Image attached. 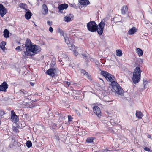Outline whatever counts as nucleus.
I'll use <instances>...</instances> for the list:
<instances>
[{"label": "nucleus", "mask_w": 152, "mask_h": 152, "mask_svg": "<svg viewBox=\"0 0 152 152\" xmlns=\"http://www.w3.org/2000/svg\"><path fill=\"white\" fill-rule=\"evenodd\" d=\"M32 14L28 10L26 12L25 15V18L27 20L30 19L32 15Z\"/></svg>", "instance_id": "a211bd4d"}, {"label": "nucleus", "mask_w": 152, "mask_h": 152, "mask_svg": "<svg viewBox=\"0 0 152 152\" xmlns=\"http://www.w3.org/2000/svg\"><path fill=\"white\" fill-rule=\"evenodd\" d=\"M49 31L50 32L52 33L53 31V29L51 27H50L49 29Z\"/></svg>", "instance_id": "4c0bfd02"}, {"label": "nucleus", "mask_w": 152, "mask_h": 152, "mask_svg": "<svg viewBox=\"0 0 152 152\" xmlns=\"http://www.w3.org/2000/svg\"><path fill=\"white\" fill-rule=\"evenodd\" d=\"M69 121H72V118L70 115L68 116Z\"/></svg>", "instance_id": "e433bc0d"}, {"label": "nucleus", "mask_w": 152, "mask_h": 152, "mask_svg": "<svg viewBox=\"0 0 152 152\" xmlns=\"http://www.w3.org/2000/svg\"><path fill=\"white\" fill-rule=\"evenodd\" d=\"M136 53L139 56H142L143 54V52L142 50L140 48H137L136 49Z\"/></svg>", "instance_id": "aec40b11"}, {"label": "nucleus", "mask_w": 152, "mask_h": 152, "mask_svg": "<svg viewBox=\"0 0 152 152\" xmlns=\"http://www.w3.org/2000/svg\"><path fill=\"white\" fill-rule=\"evenodd\" d=\"M104 101L106 102H109L112 101V100H110L109 97L108 96H104L103 98Z\"/></svg>", "instance_id": "b1692460"}, {"label": "nucleus", "mask_w": 152, "mask_h": 152, "mask_svg": "<svg viewBox=\"0 0 152 152\" xmlns=\"http://www.w3.org/2000/svg\"><path fill=\"white\" fill-rule=\"evenodd\" d=\"M20 46H18L16 48V50H17L19 51L20 50Z\"/></svg>", "instance_id": "a19ab883"}, {"label": "nucleus", "mask_w": 152, "mask_h": 152, "mask_svg": "<svg viewBox=\"0 0 152 152\" xmlns=\"http://www.w3.org/2000/svg\"><path fill=\"white\" fill-rule=\"evenodd\" d=\"M6 42L4 41L2 42L0 44V48L4 51L5 49V45Z\"/></svg>", "instance_id": "412c9836"}, {"label": "nucleus", "mask_w": 152, "mask_h": 152, "mask_svg": "<svg viewBox=\"0 0 152 152\" xmlns=\"http://www.w3.org/2000/svg\"><path fill=\"white\" fill-rule=\"evenodd\" d=\"M137 29L134 27H132L130 28L128 32V34L129 35H132L136 32Z\"/></svg>", "instance_id": "9b49d317"}, {"label": "nucleus", "mask_w": 152, "mask_h": 152, "mask_svg": "<svg viewBox=\"0 0 152 152\" xmlns=\"http://www.w3.org/2000/svg\"><path fill=\"white\" fill-rule=\"evenodd\" d=\"M83 56H84V57H86V56L85 54H83Z\"/></svg>", "instance_id": "49530a36"}, {"label": "nucleus", "mask_w": 152, "mask_h": 152, "mask_svg": "<svg viewBox=\"0 0 152 152\" xmlns=\"http://www.w3.org/2000/svg\"><path fill=\"white\" fill-rule=\"evenodd\" d=\"M136 116L137 118L141 119L143 115L140 111H137L136 112Z\"/></svg>", "instance_id": "dca6fc26"}, {"label": "nucleus", "mask_w": 152, "mask_h": 152, "mask_svg": "<svg viewBox=\"0 0 152 152\" xmlns=\"http://www.w3.org/2000/svg\"><path fill=\"white\" fill-rule=\"evenodd\" d=\"M144 149L148 151H150V148L147 147H145L144 148Z\"/></svg>", "instance_id": "f704fd0d"}, {"label": "nucleus", "mask_w": 152, "mask_h": 152, "mask_svg": "<svg viewBox=\"0 0 152 152\" xmlns=\"http://www.w3.org/2000/svg\"><path fill=\"white\" fill-rule=\"evenodd\" d=\"M7 10L6 8L1 4H0V15L3 17L6 13Z\"/></svg>", "instance_id": "0eeeda50"}, {"label": "nucleus", "mask_w": 152, "mask_h": 152, "mask_svg": "<svg viewBox=\"0 0 152 152\" xmlns=\"http://www.w3.org/2000/svg\"><path fill=\"white\" fill-rule=\"evenodd\" d=\"M30 84L31 86H34V84L33 83H32V82H30Z\"/></svg>", "instance_id": "37998d69"}, {"label": "nucleus", "mask_w": 152, "mask_h": 152, "mask_svg": "<svg viewBox=\"0 0 152 152\" xmlns=\"http://www.w3.org/2000/svg\"><path fill=\"white\" fill-rule=\"evenodd\" d=\"M140 60H141V61H142V60L141 59H140Z\"/></svg>", "instance_id": "de8ad7c7"}, {"label": "nucleus", "mask_w": 152, "mask_h": 152, "mask_svg": "<svg viewBox=\"0 0 152 152\" xmlns=\"http://www.w3.org/2000/svg\"><path fill=\"white\" fill-rule=\"evenodd\" d=\"M68 5L66 4H62L59 6L58 8L59 11H61L64 9H66L68 7Z\"/></svg>", "instance_id": "f8f14e48"}, {"label": "nucleus", "mask_w": 152, "mask_h": 152, "mask_svg": "<svg viewBox=\"0 0 152 152\" xmlns=\"http://www.w3.org/2000/svg\"><path fill=\"white\" fill-rule=\"evenodd\" d=\"M148 138H151V135H148Z\"/></svg>", "instance_id": "c03bdc74"}, {"label": "nucleus", "mask_w": 152, "mask_h": 152, "mask_svg": "<svg viewBox=\"0 0 152 152\" xmlns=\"http://www.w3.org/2000/svg\"><path fill=\"white\" fill-rule=\"evenodd\" d=\"M55 69H53L50 68L46 72V73L48 75L53 77L54 75V71Z\"/></svg>", "instance_id": "4468645a"}, {"label": "nucleus", "mask_w": 152, "mask_h": 152, "mask_svg": "<svg viewBox=\"0 0 152 152\" xmlns=\"http://www.w3.org/2000/svg\"><path fill=\"white\" fill-rule=\"evenodd\" d=\"M116 55L118 56H121L122 55V51L120 50H117L116 51Z\"/></svg>", "instance_id": "393cba45"}, {"label": "nucleus", "mask_w": 152, "mask_h": 152, "mask_svg": "<svg viewBox=\"0 0 152 152\" xmlns=\"http://www.w3.org/2000/svg\"><path fill=\"white\" fill-rule=\"evenodd\" d=\"M47 23V24L50 26H51L52 24V22L50 21H48Z\"/></svg>", "instance_id": "ea45409f"}, {"label": "nucleus", "mask_w": 152, "mask_h": 152, "mask_svg": "<svg viewBox=\"0 0 152 152\" xmlns=\"http://www.w3.org/2000/svg\"><path fill=\"white\" fill-rule=\"evenodd\" d=\"M101 74L103 75L106 80L111 82V85L112 87V91L115 92L116 95H122L124 94V91L122 88L116 82L114 81V77L107 72L103 71L101 72Z\"/></svg>", "instance_id": "f03ea898"}, {"label": "nucleus", "mask_w": 152, "mask_h": 152, "mask_svg": "<svg viewBox=\"0 0 152 152\" xmlns=\"http://www.w3.org/2000/svg\"><path fill=\"white\" fill-rule=\"evenodd\" d=\"M26 145L28 148H29L32 146V143L31 141L28 140L26 142Z\"/></svg>", "instance_id": "bb28decb"}, {"label": "nucleus", "mask_w": 152, "mask_h": 152, "mask_svg": "<svg viewBox=\"0 0 152 152\" xmlns=\"http://www.w3.org/2000/svg\"><path fill=\"white\" fill-rule=\"evenodd\" d=\"M5 114V113L2 110L0 111V116H2L4 115Z\"/></svg>", "instance_id": "72a5a7b5"}, {"label": "nucleus", "mask_w": 152, "mask_h": 152, "mask_svg": "<svg viewBox=\"0 0 152 152\" xmlns=\"http://www.w3.org/2000/svg\"><path fill=\"white\" fill-rule=\"evenodd\" d=\"M93 109L94 113L99 118H100L101 116V114L99 108L97 106H94Z\"/></svg>", "instance_id": "423d86ee"}, {"label": "nucleus", "mask_w": 152, "mask_h": 152, "mask_svg": "<svg viewBox=\"0 0 152 152\" xmlns=\"http://www.w3.org/2000/svg\"><path fill=\"white\" fill-rule=\"evenodd\" d=\"M13 129L14 131L16 132H17V131H18V129L17 128L15 127H13Z\"/></svg>", "instance_id": "58836bf2"}, {"label": "nucleus", "mask_w": 152, "mask_h": 152, "mask_svg": "<svg viewBox=\"0 0 152 152\" xmlns=\"http://www.w3.org/2000/svg\"><path fill=\"white\" fill-rule=\"evenodd\" d=\"M68 46L69 49L73 51H74V50H75L77 49V48L75 47L74 45H72L70 44V45H69Z\"/></svg>", "instance_id": "5701e85b"}, {"label": "nucleus", "mask_w": 152, "mask_h": 152, "mask_svg": "<svg viewBox=\"0 0 152 152\" xmlns=\"http://www.w3.org/2000/svg\"><path fill=\"white\" fill-rule=\"evenodd\" d=\"M142 70L139 67H137L133 72L132 80L134 84L138 83L140 80Z\"/></svg>", "instance_id": "7ed1b4c3"}, {"label": "nucleus", "mask_w": 152, "mask_h": 152, "mask_svg": "<svg viewBox=\"0 0 152 152\" xmlns=\"http://www.w3.org/2000/svg\"><path fill=\"white\" fill-rule=\"evenodd\" d=\"M143 89H145L147 88L148 85V82L147 81L146 78L143 79Z\"/></svg>", "instance_id": "f3484780"}, {"label": "nucleus", "mask_w": 152, "mask_h": 152, "mask_svg": "<svg viewBox=\"0 0 152 152\" xmlns=\"http://www.w3.org/2000/svg\"><path fill=\"white\" fill-rule=\"evenodd\" d=\"M94 138L92 137H88L86 139V142H88L91 143L93 142Z\"/></svg>", "instance_id": "c85d7f7f"}, {"label": "nucleus", "mask_w": 152, "mask_h": 152, "mask_svg": "<svg viewBox=\"0 0 152 152\" xmlns=\"http://www.w3.org/2000/svg\"><path fill=\"white\" fill-rule=\"evenodd\" d=\"M57 32L60 33L61 36H64V32L60 28H57Z\"/></svg>", "instance_id": "a878e982"}, {"label": "nucleus", "mask_w": 152, "mask_h": 152, "mask_svg": "<svg viewBox=\"0 0 152 152\" xmlns=\"http://www.w3.org/2000/svg\"><path fill=\"white\" fill-rule=\"evenodd\" d=\"M26 51L22 54V57L26 59L32 57L34 54L38 53L41 50L40 46L36 45H32L31 40L27 39L25 44Z\"/></svg>", "instance_id": "f257e3e1"}, {"label": "nucleus", "mask_w": 152, "mask_h": 152, "mask_svg": "<svg viewBox=\"0 0 152 152\" xmlns=\"http://www.w3.org/2000/svg\"><path fill=\"white\" fill-rule=\"evenodd\" d=\"M11 118L12 122L15 123L18 121L17 116L13 110H12L11 111Z\"/></svg>", "instance_id": "6e6552de"}, {"label": "nucleus", "mask_w": 152, "mask_h": 152, "mask_svg": "<svg viewBox=\"0 0 152 152\" xmlns=\"http://www.w3.org/2000/svg\"><path fill=\"white\" fill-rule=\"evenodd\" d=\"M64 20L65 22H68L69 21H70L71 20V18L70 17H69V16H66L64 17Z\"/></svg>", "instance_id": "c756f323"}, {"label": "nucleus", "mask_w": 152, "mask_h": 152, "mask_svg": "<svg viewBox=\"0 0 152 152\" xmlns=\"http://www.w3.org/2000/svg\"><path fill=\"white\" fill-rule=\"evenodd\" d=\"M70 6H71V7L75 9H77L78 8L77 6L75 4H71L70 5Z\"/></svg>", "instance_id": "473e14b6"}, {"label": "nucleus", "mask_w": 152, "mask_h": 152, "mask_svg": "<svg viewBox=\"0 0 152 152\" xmlns=\"http://www.w3.org/2000/svg\"><path fill=\"white\" fill-rule=\"evenodd\" d=\"M128 11V7L126 5L124 6L121 10V12L122 14H126Z\"/></svg>", "instance_id": "2eb2a0df"}, {"label": "nucleus", "mask_w": 152, "mask_h": 152, "mask_svg": "<svg viewBox=\"0 0 152 152\" xmlns=\"http://www.w3.org/2000/svg\"><path fill=\"white\" fill-rule=\"evenodd\" d=\"M81 72L86 76L88 79L90 78V77H89L88 73L87 72L86 70H81Z\"/></svg>", "instance_id": "4be33fe9"}, {"label": "nucleus", "mask_w": 152, "mask_h": 152, "mask_svg": "<svg viewBox=\"0 0 152 152\" xmlns=\"http://www.w3.org/2000/svg\"><path fill=\"white\" fill-rule=\"evenodd\" d=\"M106 23L105 19H103L98 25V27L96 26V31L99 35H101L103 33L104 25Z\"/></svg>", "instance_id": "20e7f679"}, {"label": "nucleus", "mask_w": 152, "mask_h": 152, "mask_svg": "<svg viewBox=\"0 0 152 152\" xmlns=\"http://www.w3.org/2000/svg\"><path fill=\"white\" fill-rule=\"evenodd\" d=\"M21 94L25 95L27 94V91L24 89L21 90Z\"/></svg>", "instance_id": "2f4dec72"}, {"label": "nucleus", "mask_w": 152, "mask_h": 152, "mask_svg": "<svg viewBox=\"0 0 152 152\" xmlns=\"http://www.w3.org/2000/svg\"><path fill=\"white\" fill-rule=\"evenodd\" d=\"M74 54L75 56H77L78 54V52L76 51V50H74Z\"/></svg>", "instance_id": "c9c22d12"}, {"label": "nucleus", "mask_w": 152, "mask_h": 152, "mask_svg": "<svg viewBox=\"0 0 152 152\" xmlns=\"http://www.w3.org/2000/svg\"><path fill=\"white\" fill-rule=\"evenodd\" d=\"M97 24L94 21H91L87 23V27L88 30L91 32L96 31Z\"/></svg>", "instance_id": "39448f33"}, {"label": "nucleus", "mask_w": 152, "mask_h": 152, "mask_svg": "<svg viewBox=\"0 0 152 152\" xmlns=\"http://www.w3.org/2000/svg\"><path fill=\"white\" fill-rule=\"evenodd\" d=\"M112 151L108 150H106L105 151H104V152H111Z\"/></svg>", "instance_id": "79ce46f5"}, {"label": "nucleus", "mask_w": 152, "mask_h": 152, "mask_svg": "<svg viewBox=\"0 0 152 152\" xmlns=\"http://www.w3.org/2000/svg\"><path fill=\"white\" fill-rule=\"evenodd\" d=\"M78 1L81 5H86L90 4L89 1L88 0H78Z\"/></svg>", "instance_id": "9d476101"}, {"label": "nucleus", "mask_w": 152, "mask_h": 152, "mask_svg": "<svg viewBox=\"0 0 152 152\" xmlns=\"http://www.w3.org/2000/svg\"><path fill=\"white\" fill-rule=\"evenodd\" d=\"M64 38L65 42L67 44V45H70V44L69 43V38L68 37H64Z\"/></svg>", "instance_id": "cd10ccee"}, {"label": "nucleus", "mask_w": 152, "mask_h": 152, "mask_svg": "<svg viewBox=\"0 0 152 152\" xmlns=\"http://www.w3.org/2000/svg\"><path fill=\"white\" fill-rule=\"evenodd\" d=\"M42 8L43 11L42 14L43 15H46L48 14V10L47 6L45 4H43L42 6Z\"/></svg>", "instance_id": "ddd939ff"}, {"label": "nucleus", "mask_w": 152, "mask_h": 152, "mask_svg": "<svg viewBox=\"0 0 152 152\" xmlns=\"http://www.w3.org/2000/svg\"><path fill=\"white\" fill-rule=\"evenodd\" d=\"M4 35L5 38H7L9 37V32L8 30L5 29L4 31Z\"/></svg>", "instance_id": "6ab92c4d"}, {"label": "nucleus", "mask_w": 152, "mask_h": 152, "mask_svg": "<svg viewBox=\"0 0 152 152\" xmlns=\"http://www.w3.org/2000/svg\"><path fill=\"white\" fill-rule=\"evenodd\" d=\"M76 112L77 113V114L78 115H80V114H79V113H78V111L77 110H76Z\"/></svg>", "instance_id": "a18cd8bd"}, {"label": "nucleus", "mask_w": 152, "mask_h": 152, "mask_svg": "<svg viewBox=\"0 0 152 152\" xmlns=\"http://www.w3.org/2000/svg\"><path fill=\"white\" fill-rule=\"evenodd\" d=\"M64 83L66 87H69V86L70 84V83L68 81H65Z\"/></svg>", "instance_id": "7c9ffc66"}, {"label": "nucleus", "mask_w": 152, "mask_h": 152, "mask_svg": "<svg viewBox=\"0 0 152 152\" xmlns=\"http://www.w3.org/2000/svg\"><path fill=\"white\" fill-rule=\"evenodd\" d=\"M8 85L5 82H4L0 85V91H4L6 92L7 89L8 88Z\"/></svg>", "instance_id": "1a4fd4ad"}]
</instances>
